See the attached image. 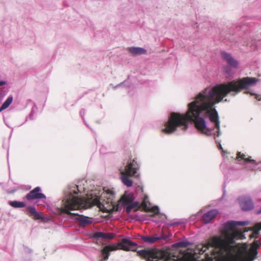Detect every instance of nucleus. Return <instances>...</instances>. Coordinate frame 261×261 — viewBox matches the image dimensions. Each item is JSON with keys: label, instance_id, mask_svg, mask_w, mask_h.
<instances>
[{"label": "nucleus", "instance_id": "obj_24", "mask_svg": "<svg viewBox=\"0 0 261 261\" xmlns=\"http://www.w3.org/2000/svg\"><path fill=\"white\" fill-rule=\"evenodd\" d=\"M109 251H110V250L108 248V247H105L101 250V254H102L104 259L106 260V259H108L109 255H110Z\"/></svg>", "mask_w": 261, "mask_h": 261}, {"label": "nucleus", "instance_id": "obj_21", "mask_svg": "<svg viewBox=\"0 0 261 261\" xmlns=\"http://www.w3.org/2000/svg\"><path fill=\"white\" fill-rule=\"evenodd\" d=\"M209 246L212 248L217 249L220 247L219 241L217 238H214L208 242Z\"/></svg>", "mask_w": 261, "mask_h": 261}, {"label": "nucleus", "instance_id": "obj_19", "mask_svg": "<svg viewBox=\"0 0 261 261\" xmlns=\"http://www.w3.org/2000/svg\"><path fill=\"white\" fill-rule=\"evenodd\" d=\"M13 101L12 96H9L0 107V112L6 109Z\"/></svg>", "mask_w": 261, "mask_h": 261}, {"label": "nucleus", "instance_id": "obj_41", "mask_svg": "<svg viewBox=\"0 0 261 261\" xmlns=\"http://www.w3.org/2000/svg\"><path fill=\"white\" fill-rule=\"evenodd\" d=\"M102 149L101 148V149H100V152H102Z\"/></svg>", "mask_w": 261, "mask_h": 261}, {"label": "nucleus", "instance_id": "obj_23", "mask_svg": "<svg viewBox=\"0 0 261 261\" xmlns=\"http://www.w3.org/2000/svg\"><path fill=\"white\" fill-rule=\"evenodd\" d=\"M38 110V108L36 103L34 102L33 106L32 109V111L29 115L28 118L30 120H34L35 118L33 117L34 114Z\"/></svg>", "mask_w": 261, "mask_h": 261}, {"label": "nucleus", "instance_id": "obj_15", "mask_svg": "<svg viewBox=\"0 0 261 261\" xmlns=\"http://www.w3.org/2000/svg\"><path fill=\"white\" fill-rule=\"evenodd\" d=\"M193 245V243L189 242L185 237L180 238L178 241L171 245V248L173 249H178L180 248H186Z\"/></svg>", "mask_w": 261, "mask_h": 261}, {"label": "nucleus", "instance_id": "obj_32", "mask_svg": "<svg viewBox=\"0 0 261 261\" xmlns=\"http://www.w3.org/2000/svg\"><path fill=\"white\" fill-rule=\"evenodd\" d=\"M143 203L146 205L148 203V197L147 195H143Z\"/></svg>", "mask_w": 261, "mask_h": 261}, {"label": "nucleus", "instance_id": "obj_14", "mask_svg": "<svg viewBox=\"0 0 261 261\" xmlns=\"http://www.w3.org/2000/svg\"><path fill=\"white\" fill-rule=\"evenodd\" d=\"M218 214V211L217 210H211L202 216V221L204 224L209 223L216 218Z\"/></svg>", "mask_w": 261, "mask_h": 261}, {"label": "nucleus", "instance_id": "obj_38", "mask_svg": "<svg viewBox=\"0 0 261 261\" xmlns=\"http://www.w3.org/2000/svg\"><path fill=\"white\" fill-rule=\"evenodd\" d=\"M111 247V248H111V250H114V249H115V248H115V246H111V247Z\"/></svg>", "mask_w": 261, "mask_h": 261}, {"label": "nucleus", "instance_id": "obj_35", "mask_svg": "<svg viewBox=\"0 0 261 261\" xmlns=\"http://www.w3.org/2000/svg\"><path fill=\"white\" fill-rule=\"evenodd\" d=\"M172 261H191L190 260H177L175 259H173ZM193 261H206L204 259H201V260H194ZM207 261H214L213 259L211 260H208Z\"/></svg>", "mask_w": 261, "mask_h": 261}, {"label": "nucleus", "instance_id": "obj_31", "mask_svg": "<svg viewBox=\"0 0 261 261\" xmlns=\"http://www.w3.org/2000/svg\"><path fill=\"white\" fill-rule=\"evenodd\" d=\"M152 211L156 214H160V208L158 206L154 205L152 207Z\"/></svg>", "mask_w": 261, "mask_h": 261}, {"label": "nucleus", "instance_id": "obj_1", "mask_svg": "<svg viewBox=\"0 0 261 261\" xmlns=\"http://www.w3.org/2000/svg\"><path fill=\"white\" fill-rule=\"evenodd\" d=\"M258 79L245 77L238 80L216 84L208 86L190 98L186 113L171 112L168 119L161 124L162 132L170 134L184 133L193 122L195 128L207 136H214L219 149L222 150L223 161L220 168L225 175L227 171L231 169L233 157L225 154L219 140L216 139L221 135L219 116L214 106L222 101L223 98L230 94L234 96L243 89L256 84Z\"/></svg>", "mask_w": 261, "mask_h": 261}, {"label": "nucleus", "instance_id": "obj_34", "mask_svg": "<svg viewBox=\"0 0 261 261\" xmlns=\"http://www.w3.org/2000/svg\"><path fill=\"white\" fill-rule=\"evenodd\" d=\"M80 115H81V117L82 118L83 121L85 122L84 115L85 114V110L84 109H82L80 111Z\"/></svg>", "mask_w": 261, "mask_h": 261}, {"label": "nucleus", "instance_id": "obj_7", "mask_svg": "<svg viewBox=\"0 0 261 261\" xmlns=\"http://www.w3.org/2000/svg\"><path fill=\"white\" fill-rule=\"evenodd\" d=\"M221 57L228 64L223 67L222 71L226 79L229 80L232 77L234 74L233 69L238 68L239 62L232 57L230 54L225 51L221 52Z\"/></svg>", "mask_w": 261, "mask_h": 261}, {"label": "nucleus", "instance_id": "obj_37", "mask_svg": "<svg viewBox=\"0 0 261 261\" xmlns=\"http://www.w3.org/2000/svg\"><path fill=\"white\" fill-rule=\"evenodd\" d=\"M257 213L258 214H261V208L258 210Z\"/></svg>", "mask_w": 261, "mask_h": 261}, {"label": "nucleus", "instance_id": "obj_39", "mask_svg": "<svg viewBox=\"0 0 261 261\" xmlns=\"http://www.w3.org/2000/svg\"><path fill=\"white\" fill-rule=\"evenodd\" d=\"M224 101H228V100H227V99H224Z\"/></svg>", "mask_w": 261, "mask_h": 261}, {"label": "nucleus", "instance_id": "obj_16", "mask_svg": "<svg viewBox=\"0 0 261 261\" xmlns=\"http://www.w3.org/2000/svg\"><path fill=\"white\" fill-rule=\"evenodd\" d=\"M139 238L143 242L148 243L149 244H152L159 241L158 234H155L153 236L140 235L139 236Z\"/></svg>", "mask_w": 261, "mask_h": 261}, {"label": "nucleus", "instance_id": "obj_18", "mask_svg": "<svg viewBox=\"0 0 261 261\" xmlns=\"http://www.w3.org/2000/svg\"><path fill=\"white\" fill-rule=\"evenodd\" d=\"M8 204L14 208H22L26 206L25 202L17 200L9 201Z\"/></svg>", "mask_w": 261, "mask_h": 261}, {"label": "nucleus", "instance_id": "obj_29", "mask_svg": "<svg viewBox=\"0 0 261 261\" xmlns=\"http://www.w3.org/2000/svg\"><path fill=\"white\" fill-rule=\"evenodd\" d=\"M23 251L25 253L28 254H31L33 252L32 249L27 246H23Z\"/></svg>", "mask_w": 261, "mask_h": 261}, {"label": "nucleus", "instance_id": "obj_12", "mask_svg": "<svg viewBox=\"0 0 261 261\" xmlns=\"http://www.w3.org/2000/svg\"><path fill=\"white\" fill-rule=\"evenodd\" d=\"M240 204L244 211H248L254 208L252 200L249 197H244L240 200Z\"/></svg>", "mask_w": 261, "mask_h": 261}, {"label": "nucleus", "instance_id": "obj_2", "mask_svg": "<svg viewBox=\"0 0 261 261\" xmlns=\"http://www.w3.org/2000/svg\"><path fill=\"white\" fill-rule=\"evenodd\" d=\"M87 181L82 179L77 185L71 184L64 191V198L62 200V207L57 208V214L62 215L67 214L69 217L76 220L80 226L85 227L92 223V218L71 213V211L87 209L94 204L91 199L86 197H80L79 193L85 192L87 190Z\"/></svg>", "mask_w": 261, "mask_h": 261}, {"label": "nucleus", "instance_id": "obj_9", "mask_svg": "<svg viewBox=\"0 0 261 261\" xmlns=\"http://www.w3.org/2000/svg\"><path fill=\"white\" fill-rule=\"evenodd\" d=\"M92 193L91 196L88 195L86 197L88 199H91L93 201V204H95L100 200V197L103 192L109 195V198H112L115 195V192L113 189H104V188H95V189H90Z\"/></svg>", "mask_w": 261, "mask_h": 261}, {"label": "nucleus", "instance_id": "obj_6", "mask_svg": "<svg viewBox=\"0 0 261 261\" xmlns=\"http://www.w3.org/2000/svg\"><path fill=\"white\" fill-rule=\"evenodd\" d=\"M120 249L125 251H136L139 256L146 261H154L153 259H158L159 253L158 251L151 248H145L140 250H137L139 247L136 242H133L129 238H125L121 240L119 243ZM155 261H159L155 260Z\"/></svg>", "mask_w": 261, "mask_h": 261}, {"label": "nucleus", "instance_id": "obj_30", "mask_svg": "<svg viewBox=\"0 0 261 261\" xmlns=\"http://www.w3.org/2000/svg\"><path fill=\"white\" fill-rule=\"evenodd\" d=\"M245 93H250V92L248 91H247ZM250 94L251 95H254L255 99H256L257 100H258L259 101L261 100V95H260L256 94H255L253 93H250Z\"/></svg>", "mask_w": 261, "mask_h": 261}, {"label": "nucleus", "instance_id": "obj_5", "mask_svg": "<svg viewBox=\"0 0 261 261\" xmlns=\"http://www.w3.org/2000/svg\"><path fill=\"white\" fill-rule=\"evenodd\" d=\"M140 165L136 159L131 158L124 160L119 168L120 179L122 184L127 187L133 186V181L130 178L133 177L139 179Z\"/></svg>", "mask_w": 261, "mask_h": 261}, {"label": "nucleus", "instance_id": "obj_22", "mask_svg": "<svg viewBox=\"0 0 261 261\" xmlns=\"http://www.w3.org/2000/svg\"><path fill=\"white\" fill-rule=\"evenodd\" d=\"M105 233L101 231H94L91 234V238L98 240L99 239H104Z\"/></svg>", "mask_w": 261, "mask_h": 261}, {"label": "nucleus", "instance_id": "obj_36", "mask_svg": "<svg viewBox=\"0 0 261 261\" xmlns=\"http://www.w3.org/2000/svg\"><path fill=\"white\" fill-rule=\"evenodd\" d=\"M6 82L5 81L0 80V87H2L6 84Z\"/></svg>", "mask_w": 261, "mask_h": 261}, {"label": "nucleus", "instance_id": "obj_11", "mask_svg": "<svg viewBox=\"0 0 261 261\" xmlns=\"http://www.w3.org/2000/svg\"><path fill=\"white\" fill-rule=\"evenodd\" d=\"M41 188L40 187H36L27 194L25 198L29 201L46 199V196L41 193Z\"/></svg>", "mask_w": 261, "mask_h": 261}, {"label": "nucleus", "instance_id": "obj_25", "mask_svg": "<svg viewBox=\"0 0 261 261\" xmlns=\"http://www.w3.org/2000/svg\"><path fill=\"white\" fill-rule=\"evenodd\" d=\"M172 236V234L171 233H169L168 235L163 233L160 236H158V238L159 239V240L167 241L169 240Z\"/></svg>", "mask_w": 261, "mask_h": 261}, {"label": "nucleus", "instance_id": "obj_20", "mask_svg": "<svg viewBox=\"0 0 261 261\" xmlns=\"http://www.w3.org/2000/svg\"><path fill=\"white\" fill-rule=\"evenodd\" d=\"M240 158L241 159H242L243 160V162H245L246 163H250L255 165H256L258 164L257 163H256V162L255 160L245 158V155L243 154H241L240 152H239L238 154V156H237V159L238 160H239Z\"/></svg>", "mask_w": 261, "mask_h": 261}, {"label": "nucleus", "instance_id": "obj_43", "mask_svg": "<svg viewBox=\"0 0 261 261\" xmlns=\"http://www.w3.org/2000/svg\"><path fill=\"white\" fill-rule=\"evenodd\" d=\"M164 261H168L167 260H164Z\"/></svg>", "mask_w": 261, "mask_h": 261}, {"label": "nucleus", "instance_id": "obj_28", "mask_svg": "<svg viewBox=\"0 0 261 261\" xmlns=\"http://www.w3.org/2000/svg\"><path fill=\"white\" fill-rule=\"evenodd\" d=\"M115 237V234L113 233H105V237L104 239H112Z\"/></svg>", "mask_w": 261, "mask_h": 261}, {"label": "nucleus", "instance_id": "obj_10", "mask_svg": "<svg viewBox=\"0 0 261 261\" xmlns=\"http://www.w3.org/2000/svg\"><path fill=\"white\" fill-rule=\"evenodd\" d=\"M249 224L248 221H233L229 220L223 224V228L227 236L232 234L236 228L238 226H243Z\"/></svg>", "mask_w": 261, "mask_h": 261}, {"label": "nucleus", "instance_id": "obj_13", "mask_svg": "<svg viewBox=\"0 0 261 261\" xmlns=\"http://www.w3.org/2000/svg\"><path fill=\"white\" fill-rule=\"evenodd\" d=\"M27 214L32 217L35 220H40L45 221L44 216L41 213L38 212L35 206H29L27 207Z\"/></svg>", "mask_w": 261, "mask_h": 261}, {"label": "nucleus", "instance_id": "obj_27", "mask_svg": "<svg viewBox=\"0 0 261 261\" xmlns=\"http://www.w3.org/2000/svg\"><path fill=\"white\" fill-rule=\"evenodd\" d=\"M181 224V222L180 221H174L172 222L168 223L167 225L168 226H178Z\"/></svg>", "mask_w": 261, "mask_h": 261}, {"label": "nucleus", "instance_id": "obj_3", "mask_svg": "<svg viewBox=\"0 0 261 261\" xmlns=\"http://www.w3.org/2000/svg\"><path fill=\"white\" fill-rule=\"evenodd\" d=\"M261 29L260 24L254 19L249 17H245L240 21L239 23L236 27L235 35L240 38L237 39L236 37L229 36L227 38L232 42H242L243 41V45H246L250 47V50L257 49L261 37L256 35V38H254V33Z\"/></svg>", "mask_w": 261, "mask_h": 261}, {"label": "nucleus", "instance_id": "obj_4", "mask_svg": "<svg viewBox=\"0 0 261 261\" xmlns=\"http://www.w3.org/2000/svg\"><path fill=\"white\" fill-rule=\"evenodd\" d=\"M222 251L225 259L216 261H253L258 254L255 248H237L231 245L223 247Z\"/></svg>", "mask_w": 261, "mask_h": 261}, {"label": "nucleus", "instance_id": "obj_26", "mask_svg": "<svg viewBox=\"0 0 261 261\" xmlns=\"http://www.w3.org/2000/svg\"><path fill=\"white\" fill-rule=\"evenodd\" d=\"M135 192L137 194H142L143 193V186L141 185H137L135 188Z\"/></svg>", "mask_w": 261, "mask_h": 261}, {"label": "nucleus", "instance_id": "obj_17", "mask_svg": "<svg viewBox=\"0 0 261 261\" xmlns=\"http://www.w3.org/2000/svg\"><path fill=\"white\" fill-rule=\"evenodd\" d=\"M128 50L134 56L144 55L147 53V50L141 47H130Z\"/></svg>", "mask_w": 261, "mask_h": 261}, {"label": "nucleus", "instance_id": "obj_40", "mask_svg": "<svg viewBox=\"0 0 261 261\" xmlns=\"http://www.w3.org/2000/svg\"><path fill=\"white\" fill-rule=\"evenodd\" d=\"M15 191V190H13V191L11 192L10 193H13Z\"/></svg>", "mask_w": 261, "mask_h": 261}, {"label": "nucleus", "instance_id": "obj_8", "mask_svg": "<svg viewBox=\"0 0 261 261\" xmlns=\"http://www.w3.org/2000/svg\"><path fill=\"white\" fill-rule=\"evenodd\" d=\"M121 202L122 206L125 208L127 214L139 204V202L135 201V197L132 192H125L121 199Z\"/></svg>", "mask_w": 261, "mask_h": 261}, {"label": "nucleus", "instance_id": "obj_33", "mask_svg": "<svg viewBox=\"0 0 261 261\" xmlns=\"http://www.w3.org/2000/svg\"><path fill=\"white\" fill-rule=\"evenodd\" d=\"M126 82V81H124L123 82H121V83H120V84L116 85L115 86H114V89H116L119 88L121 86H125Z\"/></svg>", "mask_w": 261, "mask_h": 261}, {"label": "nucleus", "instance_id": "obj_42", "mask_svg": "<svg viewBox=\"0 0 261 261\" xmlns=\"http://www.w3.org/2000/svg\"><path fill=\"white\" fill-rule=\"evenodd\" d=\"M258 164H261V161Z\"/></svg>", "mask_w": 261, "mask_h": 261}]
</instances>
